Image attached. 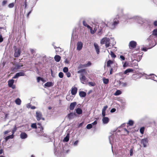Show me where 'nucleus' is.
Instances as JSON below:
<instances>
[{"label": "nucleus", "mask_w": 157, "mask_h": 157, "mask_svg": "<svg viewBox=\"0 0 157 157\" xmlns=\"http://www.w3.org/2000/svg\"><path fill=\"white\" fill-rule=\"evenodd\" d=\"M66 75L67 77H70L71 75V73L69 72L66 73Z\"/></svg>", "instance_id": "obj_57"}, {"label": "nucleus", "mask_w": 157, "mask_h": 157, "mask_svg": "<svg viewBox=\"0 0 157 157\" xmlns=\"http://www.w3.org/2000/svg\"><path fill=\"white\" fill-rule=\"evenodd\" d=\"M149 76H151V78H152V79L154 80V79L157 80V76L155 75L154 74H150Z\"/></svg>", "instance_id": "obj_33"}, {"label": "nucleus", "mask_w": 157, "mask_h": 157, "mask_svg": "<svg viewBox=\"0 0 157 157\" xmlns=\"http://www.w3.org/2000/svg\"><path fill=\"white\" fill-rule=\"evenodd\" d=\"M69 151V150L66 149V147H62V149L59 147L58 148L56 149L55 153L58 157H62L65 154L68 153Z\"/></svg>", "instance_id": "obj_3"}, {"label": "nucleus", "mask_w": 157, "mask_h": 157, "mask_svg": "<svg viewBox=\"0 0 157 157\" xmlns=\"http://www.w3.org/2000/svg\"><path fill=\"white\" fill-rule=\"evenodd\" d=\"M79 79L81 82L82 83L84 84H87L88 80L83 73L80 74Z\"/></svg>", "instance_id": "obj_6"}, {"label": "nucleus", "mask_w": 157, "mask_h": 157, "mask_svg": "<svg viewBox=\"0 0 157 157\" xmlns=\"http://www.w3.org/2000/svg\"><path fill=\"white\" fill-rule=\"evenodd\" d=\"M7 1L6 0H4L3 1L2 5L3 6H5V5H6L7 3Z\"/></svg>", "instance_id": "obj_54"}, {"label": "nucleus", "mask_w": 157, "mask_h": 157, "mask_svg": "<svg viewBox=\"0 0 157 157\" xmlns=\"http://www.w3.org/2000/svg\"><path fill=\"white\" fill-rule=\"evenodd\" d=\"M41 78L40 77H38L37 78V82H39L40 80H41Z\"/></svg>", "instance_id": "obj_59"}, {"label": "nucleus", "mask_w": 157, "mask_h": 157, "mask_svg": "<svg viewBox=\"0 0 157 157\" xmlns=\"http://www.w3.org/2000/svg\"><path fill=\"white\" fill-rule=\"evenodd\" d=\"M17 130V128L16 127V125H15L14 126V127L13 129V130H12V135H13L14 134V132L16 131Z\"/></svg>", "instance_id": "obj_43"}, {"label": "nucleus", "mask_w": 157, "mask_h": 157, "mask_svg": "<svg viewBox=\"0 0 157 157\" xmlns=\"http://www.w3.org/2000/svg\"><path fill=\"white\" fill-rule=\"evenodd\" d=\"M103 81L104 83L105 84H107L109 82V80L108 79L105 78H103Z\"/></svg>", "instance_id": "obj_34"}, {"label": "nucleus", "mask_w": 157, "mask_h": 157, "mask_svg": "<svg viewBox=\"0 0 157 157\" xmlns=\"http://www.w3.org/2000/svg\"><path fill=\"white\" fill-rule=\"evenodd\" d=\"M75 116L76 114L75 113H70L68 114V117L69 119H71L73 118Z\"/></svg>", "instance_id": "obj_19"}, {"label": "nucleus", "mask_w": 157, "mask_h": 157, "mask_svg": "<svg viewBox=\"0 0 157 157\" xmlns=\"http://www.w3.org/2000/svg\"><path fill=\"white\" fill-rule=\"evenodd\" d=\"M113 63V61L111 60H109L107 62V67H111V65Z\"/></svg>", "instance_id": "obj_29"}, {"label": "nucleus", "mask_w": 157, "mask_h": 157, "mask_svg": "<svg viewBox=\"0 0 157 157\" xmlns=\"http://www.w3.org/2000/svg\"><path fill=\"white\" fill-rule=\"evenodd\" d=\"M25 75V73L24 72H20L17 73L16 75L13 77V78H16L19 76H24Z\"/></svg>", "instance_id": "obj_12"}, {"label": "nucleus", "mask_w": 157, "mask_h": 157, "mask_svg": "<svg viewBox=\"0 0 157 157\" xmlns=\"http://www.w3.org/2000/svg\"><path fill=\"white\" fill-rule=\"evenodd\" d=\"M94 46L96 50L97 54H99L100 52V51L98 45L96 43H94Z\"/></svg>", "instance_id": "obj_18"}, {"label": "nucleus", "mask_w": 157, "mask_h": 157, "mask_svg": "<svg viewBox=\"0 0 157 157\" xmlns=\"http://www.w3.org/2000/svg\"><path fill=\"white\" fill-rule=\"evenodd\" d=\"M76 113L78 114H82V109L80 108H78L75 109Z\"/></svg>", "instance_id": "obj_22"}, {"label": "nucleus", "mask_w": 157, "mask_h": 157, "mask_svg": "<svg viewBox=\"0 0 157 157\" xmlns=\"http://www.w3.org/2000/svg\"><path fill=\"white\" fill-rule=\"evenodd\" d=\"M31 127L33 128L36 129L37 128V126L36 123L32 124L31 125Z\"/></svg>", "instance_id": "obj_44"}, {"label": "nucleus", "mask_w": 157, "mask_h": 157, "mask_svg": "<svg viewBox=\"0 0 157 157\" xmlns=\"http://www.w3.org/2000/svg\"><path fill=\"white\" fill-rule=\"evenodd\" d=\"M86 67L85 64H80V65H79L78 67V68L80 69V68H83Z\"/></svg>", "instance_id": "obj_41"}, {"label": "nucleus", "mask_w": 157, "mask_h": 157, "mask_svg": "<svg viewBox=\"0 0 157 157\" xmlns=\"http://www.w3.org/2000/svg\"><path fill=\"white\" fill-rule=\"evenodd\" d=\"M82 43L81 42H78L77 44V49L78 50H80L82 47Z\"/></svg>", "instance_id": "obj_15"}, {"label": "nucleus", "mask_w": 157, "mask_h": 157, "mask_svg": "<svg viewBox=\"0 0 157 157\" xmlns=\"http://www.w3.org/2000/svg\"><path fill=\"white\" fill-rule=\"evenodd\" d=\"M21 51V49L19 48H16L15 49V52L14 53V56L15 57H18L20 55Z\"/></svg>", "instance_id": "obj_10"}, {"label": "nucleus", "mask_w": 157, "mask_h": 157, "mask_svg": "<svg viewBox=\"0 0 157 157\" xmlns=\"http://www.w3.org/2000/svg\"><path fill=\"white\" fill-rule=\"evenodd\" d=\"M36 119L38 121H39L41 119L43 121L45 120L44 118L43 117V115L42 113L40 111L36 112Z\"/></svg>", "instance_id": "obj_7"}, {"label": "nucleus", "mask_w": 157, "mask_h": 157, "mask_svg": "<svg viewBox=\"0 0 157 157\" xmlns=\"http://www.w3.org/2000/svg\"><path fill=\"white\" fill-rule=\"evenodd\" d=\"M134 122L132 120H129L127 123L129 126H132Z\"/></svg>", "instance_id": "obj_39"}, {"label": "nucleus", "mask_w": 157, "mask_h": 157, "mask_svg": "<svg viewBox=\"0 0 157 157\" xmlns=\"http://www.w3.org/2000/svg\"><path fill=\"white\" fill-rule=\"evenodd\" d=\"M77 89L76 87H72L71 91L72 94L73 95H75L77 92Z\"/></svg>", "instance_id": "obj_17"}, {"label": "nucleus", "mask_w": 157, "mask_h": 157, "mask_svg": "<svg viewBox=\"0 0 157 157\" xmlns=\"http://www.w3.org/2000/svg\"><path fill=\"white\" fill-rule=\"evenodd\" d=\"M97 122L96 121H94L93 123H91L92 125H96L97 124Z\"/></svg>", "instance_id": "obj_61"}, {"label": "nucleus", "mask_w": 157, "mask_h": 157, "mask_svg": "<svg viewBox=\"0 0 157 157\" xmlns=\"http://www.w3.org/2000/svg\"><path fill=\"white\" fill-rule=\"evenodd\" d=\"M156 37H155L153 35H151L149 37L147 38L146 41L149 43L150 45L152 46V47H154L157 44L155 40Z\"/></svg>", "instance_id": "obj_4"}, {"label": "nucleus", "mask_w": 157, "mask_h": 157, "mask_svg": "<svg viewBox=\"0 0 157 157\" xmlns=\"http://www.w3.org/2000/svg\"><path fill=\"white\" fill-rule=\"evenodd\" d=\"M86 72V70L85 69H81L78 71L77 73H85Z\"/></svg>", "instance_id": "obj_38"}, {"label": "nucleus", "mask_w": 157, "mask_h": 157, "mask_svg": "<svg viewBox=\"0 0 157 157\" xmlns=\"http://www.w3.org/2000/svg\"><path fill=\"white\" fill-rule=\"evenodd\" d=\"M59 78H62L63 77V74L62 72H60L59 74Z\"/></svg>", "instance_id": "obj_49"}, {"label": "nucleus", "mask_w": 157, "mask_h": 157, "mask_svg": "<svg viewBox=\"0 0 157 157\" xmlns=\"http://www.w3.org/2000/svg\"><path fill=\"white\" fill-rule=\"evenodd\" d=\"M110 54L112 57L115 58L116 57V55L112 51H111Z\"/></svg>", "instance_id": "obj_42"}, {"label": "nucleus", "mask_w": 157, "mask_h": 157, "mask_svg": "<svg viewBox=\"0 0 157 157\" xmlns=\"http://www.w3.org/2000/svg\"><path fill=\"white\" fill-rule=\"evenodd\" d=\"M134 151V149L133 148H131L129 151V152L130 153V156H132L133 155V151Z\"/></svg>", "instance_id": "obj_40"}, {"label": "nucleus", "mask_w": 157, "mask_h": 157, "mask_svg": "<svg viewBox=\"0 0 157 157\" xmlns=\"http://www.w3.org/2000/svg\"><path fill=\"white\" fill-rule=\"evenodd\" d=\"M14 6L13 3H11L9 4L8 5V7L10 8H13Z\"/></svg>", "instance_id": "obj_50"}, {"label": "nucleus", "mask_w": 157, "mask_h": 157, "mask_svg": "<svg viewBox=\"0 0 157 157\" xmlns=\"http://www.w3.org/2000/svg\"><path fill=\"white\" fill-rule=\"evenodd\" d=\"M82 23H83V25L84 26H86H86L87 25H88V24H87V23H86V22L85 21H83Z\"/></svg>", "instance_id": "obj_58"}, {"label": "nucleus", "mask_w": 157, "mask_h": 157, "mask_svg": "<svg viewBox=\"0 0 157 157\" xmlns=\"http://www.w3.org/2000/svg\"><path fill=\"white\" fill-rule=\"evenodd\" d=\"M54 48L56 49V52H61L62 51V49L59 47H56L55 46Z\"/></svg>", "instance_id": "obj_32"}, {"label": "nucleus", "mask_w": 157, "mask_h": 157, "mask_svg": "<svg viewBox=\"0 0 157 157\" xmlns=\"http://www.w3.org/2000/svg\"><path fill=\"white\" fill-rule=\"evenodd\" d=\"M92 127V124H87L86 126V128L87 129H90Z\"/></svg>", "instance_id": "obj_45"}, {"label": "nucleus", "mask_w": 157, "mask_h": 157, "mask_svg": "<svg viewBox=\"0 0 157 157\" xmlns=\"http://www.w3.org/2000/svg\"><path fill=\"white\" fill-rule=\"evenodd\" d=\"M123 131L124 132H126V134H128L129 133L128 131L125 128H124L123 129Z\"/></svg>", "instance_id": "obj_60"}, {"label": "nucleus", "mask_w": 157, "mask_h": 157, "mask_svg": "<svg viewBox=\"0 0 157 157\" xmlns=\"http://www.w3.org/2000/svg\"><path fill=\"white\" fill-rule=\"evenodd\" d=\"M118 13L111 22L107 23L106 25L112 29H113L119 23V20H122L123 19H126V16L123 14V9L122 8H118L117 10Z\"/></svg>", "instance_id": "obj_1"}, {"label": "nucleus", "mask_w": 157, "mask_h": 157, "mask_svg": "<svg viewBox=\"0 0 157 157\" xmlns=\"http://www.w3.org/2000/svg\"><path fill=\"white\" fill-rule=\"evenodd\" d=\"M79 95L81 97H85L86 95V93L83 91H80L79 93Z\"/></svg>", "instance_id": "obj_24"}, {"label": "nucleus", "mask_w": 157, "mask_h": 157, "mask_svg": "<svg viewBox=\"0 0 157 157\" xmlns=\"http://www.w3.org/2000/svg\"><path fill=\"white\" fill-rule=\"evenodd\" d=\"M24 4H25V8H26L27 6V2L26 1V0H25L24 2Z\"/></svg>", "instance_id": "obj_63"}, {"label": "nucleus", "mask_w": 157, "mask_h": 157, "mask_svg": "<svg viewBox=\"0 0 157 157\" xmlns=\"http://www.w3.org/2000/svg\"><path fill=\"white\" fill-rule=\"evenodd\" d=\"M119 84L122 87H126L127 86V83L126 82H120Z\"/></svg>", "instance_id": "obj_35"}, {"label": "nucleus", "mask_w": 157, "mask_h": 157, "mask_svg": "<svg viewBox=\"0 0 157 157\" xmlns=\"http://www.w3.org/2000/svg\"><path fill=\"white\" fill-rule=\"evenodd\" d=\"M116 110V109L115 108H113L111 109L110 110V112L111 113H113L115 112Z\"/></svg>", "instance_id": "obj_64"}, {"label": "nucleus", "mask_w": 157, "mask_h": 157, "mask_svg": "<svg viewBox=\"0 0 157 157\" xmlns=\"http://www.w3.org/2000/svg\"><path fill=\"white\" fill-rule=\"evenodd\" d=\"M133 71V70L132 69L129 68V69L126 70L124 72V74L128 75V73L130 72H131L132 71Z\"/></svg>", "instance_id": "obj_27"}, {"label": "nucleus", "mask_w": 157, "mask_h": 157, "mask_svg": "<svg viewBox=\"0 0 157 157\" xmlns=\"http://www.w3.org/2000/svg\"><path fill=\"white\" fill-rule=\"evenodd\" d=\"M70 97L69 96H67L66 97V99L69 101H71V99L70 98Z\"/></svg>", "instance_id": "obj_55"}, {"label": "nucleus", "mask_w": 157, "mask_h": 157, "mask_svg": "<svg viewBox=\"0 0 157 157\" xmlns=\"http://www.w3.org/2000/svg\"><path fill=\"white\" fill-rule=\"evenodd\" d=\"M88 84L92 86H94L95 85V83L94 82H88Z\"/></svg>", "instance_id": "obj_52"}, {"label": "nucleus", "mask_w": 157, "mask_h": 157, "mask_svg": "<svg viewBox=\"0 0 157 157\" xmlns=\"http://www.w3.org/2000/svg\"><path fill=\"white\" fill-rule=\"evenodd\" d=\"M90 33L92 34H94L95 33L94 30H93L92 28H91L90 29Z\"/></svg>", "instance_id": "obj_56"}, {"label": "nucleus", "mask_w": 157, "mask_h": 157, "mask_svg": "<svg viewBox=\"0 0 157 157\" xmlns=\"http://www.w3.org/2000/svg\"><path fill=\"white\" fill-rule=\"evenodd\" d=\"M15 102L17 105H20L21 104V101L20 98H17L15 100Z\"/></svg>", "instance_id": "obj_26"}, {"label": "nucleus", "mask_w": 157, "mask_h": 157, "mask_svg": "<svg viewBox=\"0 0 157 157\" xmlns=\"http://www.w3.org/2000/svg\"><path fill=\"white\" fill-rule=\"evenodd\" d=\"M121 94V92L120 90H117L116 92L114 94V95L116 96L119 95Z\"/></svg>", "instance_id": "obj_36"}, {"label": "nucleus", "mask_w": 157, "mask_h": 157, "mask_svg": "<svg viewBox=\"0 0 157 157\" xmlns=\"http://www.w3.org/2000/svg\"><path fill=\"white\" fill-rule=\"evenodd\" d=\"M43 139L44 141L46 142H49L51 140V138L50 136L47 135L46 134H44L42 135Z\"/></svg>", "instance_id": "obj_11"}, {"label": "nucleus", "mask_w": 157, "mask_h": 157, "mask_svg": "<svg viewBox=\"0 0 157 157\" xmlns=\"http://www.w3.org/2000/svg\"><path fill=\"white\" fill-rule=\"evenodd\" d=\"M148 140L147 138L142 139L141 140V143L143 144L144 147H146L148 143Z\"/></svg>", "instance_id": "obj_9"}, {"label": "nucleus", "mask_w": 157, "mask_h": 157, "mask_svg": "<svg viewBox=\"0 0 157 157\" xmlns=\"http://www.w3.org/2000/svg\"><path fill=\"white\" fill-rule=\"evenodd\" d=\"M61 59V57L60 56L58 55H56L54 57V59L57 62L59 61Z\"/></svg>", "instance_id": "obj_23"}, {"label": "nucleus", "mask_w": 157, "mask_h": 157, "mask_svg": "<svg viewBox=\"0 0 157 157\" xmlns=\"http://www.w3.org/2000/svg\"><path fill=\"white\" fill-rule=\"evenodd\" d=\"M23 66L20 64H17L15 66V68L17 69H20Z\"/></svg>", "instance_id": "obj_37"}, {"label": "nucleus", "mask_w": 157, "mask_h": 157, "mask_svg": "<svg viewBox=\"0 0 157 157\" xmlns=\"http://www.w3.org/2000/svg\"><path fill=\"white\" fill-rule=\"evenodd\" d=\"M108 108V106L107 105H106L104 106L102 109V111L105 112L106 110Z\"/></svg>", "instance_id": "obj_53"}, {"label": "nucleus", "mask_w": 157, "mask_h": 157, "mask_svg": "<svg viewBox=\"0 0 157 157\" xmlns=\"http://www.w3.org/2000/svg\"><path fill=\"white\" fill-rule=\"evenodd\" d=\"M13 138V135H9L8 136L6 137L5 138V141L6 142L7 141V140L10 139H12Z\"/></svg>", "instance_id": "obj_25"}, {"label": "nucleus", "mask_w": 157, "mask_h": 157, "mask_svg": "<svg viewBox=\"0 0 157 157\" xmlns=\"http://www.w3.org/2000/svg\"><path fill=\"white\" fill-rule=\"evenodd\" d=\"M77 103L76 102H74L71 103L69 106V109L71 110H73L76 105Z\"/></svg>", "instance_id": "obj_16"}, {"label": "nucleus", "mask_w": 157, "mask_h": 157, "mask_svg": "<svg viewBox=\"0 0 157 157\" xmlns=\"http://www.w3.org/2000/svg\"><path fill=\"white\" fill-rule=\"evenodd\" d=\"M20 137L22 139H25L27 138L28 135L25 132H22L20 135Z\"/></svg>", "instance_id": "obj_14"}, {"label": "nucleus", "mask_w": 157, "mask_h": 157, "mask_svg": "<svg viewBox=\"0 0 157 157\" xmlns=\"http://www.w3.org/2000/svg\"><path fill=\"white\" fill-rule=\"evenodd\" d=\"M14 82V80L13 79H11L9 80L8 81V85L9 87L12 88L13 89L15 88V86L13 85Z\"/></svg>", "instance_id": "obj_8"}, {"label": "nucleus", "mask_w": 157, "mask_h": 157, "mask_svg": "<svg viewBox=\"0 0 157 157\" xmlns=\"http://www.w3.org/2000/svg\"><path fill=\"white\" fill-rule=\"evenodd\" d=\"M136 43L134 41H130L129 44V47L130 48H133L136 46Z\"/></svg>", "instance_id": "obj_13"}, {"label": "nucleus", "mask_w": 157, "mask_h": 157, "mask_svg": "<svg viewBox=\"0 0 157 157\" xmlns=\"http://www.w3.org/2000/svg\"><path fill=\"white\" fill-rule=\"evenodd\" d=\"M120 58L122 60H124L125 59L124 57L123 56H122V55L120 56Z\"/></svg>", "instance_id": "obj_62"}, {"label": "nucleus", "mask_w": 157, "mask_h": 157, "mask_svg": "<svg viewBox=\"0 0 157 157\" xmlns=\"http://www.w3.org/2000/svg\"><path fill=\"white\" fill-rule=\"evenodd\" d=\"M132 18L135 19L139 24H142L145 22V20L144 19L138 16H135Z\"/></svg>", "instance_id": "obj_5"}, {"label": "nucleus", "mask_w": 157, "mask_h": 157, "mask_svg": "<svg viewBox=\"0 0 157 157\" xmlns=\"http://www.w3.org/2000/svg\"><path fill=\"white\" fill-rule=\"evenodd\" d=\"M109 139L110 143L112 145V144H113L114 142V140L113 139V136L111 135L110 136H109Z\"/></svg>", "instance_id": "obj_21"}, {"label": "nucleus", "mask_w": 157, "mask_h": 157, "mask_svg": "<svg viewBox=\"0 0 157 157\" xmlns=\"http://www.w3.org/2000/svg\"><path fill=\"white\" fill-rule=\"evenodd\" d=\"M52 83L51 82H48L44 84V86L46 87H50L52 86Z\"/></svg>", "instance_id": "obj_30"}, {"label": "nucleus", "mask_w": 157, "mask_h": 157, "mask_svg": "<svg viewBox=\"0 0 157 157\" xmlns=\"http://www.w3.org/2000/svg\"><path fill=\"white\" fill-rule=\"evenodd\" d=\"M91 65V63L90 61L88 62L87 64H85L86 67H88L90 66Z\"/></svg>", "instance_id": "obj_51"}, {"label": "nucleus", "mask_w": 157, "mask_h": 157, "mask_svg": "<svg viewBox=\"0 0 157 157\" xmlns=\"http://www.w3.org/2000/svg\"><path fill=\"white\" fill-rule=\"evenodd\" d=\"M78 141L77 140L75 141V142H73L72 144L74 146H77L78 145Z\"/></svg>", "instance_id": "obj_47"}, {"label": "nucleus", "mask_w": 157, "mask_h": 157, "mask_svg": "<svg viewBox=\"0 0 157 157\" xmlns=\"http://www.w3.org/2000/svg\"><path fill=\"white\" fill-rule=\"evenodd\" d=\"M68 68L67 67H64L63 69V71L65 73H67L68 72Z\"/></svg>", "instance_id": "obj_48"}, {"label": "nucleus", "mask_w": 157, "mask_h": 157, "mask_svg": "<svg viewBox=\"0 0 157 157\" xmlns=\"http://www.w3.org/2000/svg\"><path fill=\"white\" fill-rule=\"evenodd\" d=\"M151 35H154L155 37H156V39H157V29H155L153 31L152 34Z\"/></svg>", "instance_id": "obj_28"}, {"label": "nucleus", "mask_w": 157, "mask_h": 157, "mask_svg": "<svg viewBox=\"0 0 157 157\" xmlns=\"http://www.w3.org/2000/svg\"><path fill=\"white\" fill-rule=\"evenodd\" d=\"M101 44H105L106 48H108L110 46V45H113L115 44L114 38L111 37L110 38L105 37L103 38L101 40Z\"/></svg>", "instance_id": "obj_2"}, {"label": "nucleus", "mask_w": 157, "mask_h": 157, "mask_svg": "<svg viewBox=\"0 0 157 157\" xmlns=\"http://www.w3.org/2000/svg\"><path fill=\"white\" fill-rule=\"evenodd\" d=\"M144 127H142L140 128V131L141 134H143L144 133Z\"/></svg>", "instance_id": "obj_46"}, {"label": "nucleus", "mask_w": 157, "mask_h": 157, "mask_svg": "<svg viewBox=\"0 0 157 157\" xmlns=\"http://www.w3.org/2000/svg\"><path fill=\"white\" fill-rule=\"evenodd\" d=\"M69 134H67L66 136L64 138L63 140V141L67 142H68L69 140Z\"/></svg>", "instance_id": "obj_31"}, {"label": "nucleus", "mask_w": 157, "mask_h": 157, "mask_svg": "<svg viewBox=\"0 0 157 157\" xmlns=\"http://www.w3.org/2000/svg\"><path fill=\"white\" fill-rule=\"evenodd\" d=\"M102 121L104 124H107L109 122V119L107 117H104L102 118Z\"/></svg>", "instance_id": "obj_20"}]
</instances>
